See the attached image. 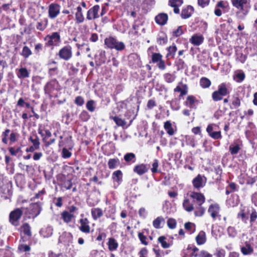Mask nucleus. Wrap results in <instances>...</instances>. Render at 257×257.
<instances>
[{
	"label": "nucleus",
	"instance_id": "obj_45",
	"mask_svg": "<svg viewBox=\"0 0 257 257\" xmlns=\"http://www.w3.org/2000/svg\"><path fill=\"white\" fill-rule=\"evenodd\" d=\"M110 118L113 119L118 126L124 127L126 124V122L124 120L119 118L118 116H110Z\"/></svg>",
	"mask_w": 257,
	"mask_h": 257
},
{
	"label": "nucleus",
	"instance_id": "obj_56",
	"mask_svg": "<svg viewBox=\"0 0 257 257\" xmlns=\"http://www.w3.org/2000/svg\"><path fill=\"white\" fill-rule=\"evenodd\" d=\"M209 135L210 137L215 140L220 139L222 138L220 131H216L215 130L214 132H212Z\"/></svg>",
	"mask_w": 257,
	"mask_h": 257
},
{
	"label": "nucleus",
	"instance_id": "obj_7",
	"mask_svg": "<svg viewBox=\"0 0 257 257\" xmlns=\"http://www.w3.org/2000/svg\"><path fill=\"white\" fill-rule=\"evenodd\" d=\"M60 89V85L56 79H54L47 82L44 86L45 93L51 94L54 91H58Z\"/></svg>",
	"mask_w": 257,
	"mask_h": 257
},
{
	"label": "nucleus",
	"instance_id": "obj_48",
	"mask_svg": "<svg viewBox=\"0 0 257 257\" xmlns=\"http://www.w3.org/2000/svg\"><path fill=\"white\" fill-rule=\"evenodd\" d=\"M29 140L33 144V146H35V148L39 149L40 143L39 138L37 136L33 135L32 136H31L29 138Z\"/></svg>",
	"mask_w": 257,
	"mask_h": 257
},
{
	"label": "nucleus",
	"instance_id": "obj_49",
	"mask_svg": "<svg viewBox=\"0 0 257 257\" xmlns=\"http://www.w3.org/2000/svg\"><path fill=\"white\" fill-rule=\"evenodd\" d=\"M227 232L229 237L234 238L237 234V231L233 226H229L227 229Z\"/></svg>",
	"mask_w": 257,
	"mask_h": 257
},
{
	"label": "nucleus",
	"instance_id": "obj_16",
	"mask_svg": "<svg viewBox=\"0 0 257 257\" xmlns=\"http://www.w3.org/2000/svg\"><path fill=\"white\" fill-rule=\"evenodd\" d=\"M112 179L115 188L118 186L122 181V173L119 170L114 171L112 174Z\"/></svg>",
	"mask_w": 257,
	"mask_h": 257
},
{
	"label": "nucleus",
	"instance_id": "obj_47",
	"mask_svg": "<svg viewBox=\"0 0 257 257\" xmlns=\"http://www.w3.org/2000/svg\"><path fill=\"white\" fill-rule=\"evenodd\" d=\"M211 84L210 80L206 78L202 77L200 80V85L203 88H207L210 87Z\"/></svg>",
	"mask_w": 257,
	"mask_h": 257
},
{
	"label": "nucleus",
	"instance_id": "obj_5",
	"mask_svg": "<svg viewBox=\"0 0 257 257\" xmlns=\"http://www.w3.org/2000/svg\"><path fill=\"white\" fill-rule=\"evenodd\" d=\"M25 210H26L25 208L22 207L21 208H17L11 211L9 214L10 222L14 226H18L19 220Z\"/></svg>",
	"mask_w": 257,
	"mask_h": 257
},
{
	"label": "nucleus",
	"instance_id": "obj_29",
	"mask_svg": "<svg viewBox=\"0 0 257 257\" xmlns=\"http://www.w3.org/2000/svg\"><path fill=\"white\" fill-rule=\"evenodd\" d=\"M48 20L47 18L40 20L37 23L36 29L40 31H44L48 26Z\"/></svg>",
	"mask_w": 257,
	"mask_h": 257
},
{
	"label": "nucleus",
	"instance_id": "obj_34",
	"mask_svg": "<svg viewBox=\"0 0 257 257\" xmlns=\"http://www.w3.org/2000/svg\"><path fill=\"white\" fill-rule=\"evenodd\" d=\"M21 231L24 234L29 237L32 236L31 227L27 223H24L21 226Z\"/></svg>",
	"mask_w": 257,
	"mask_h": 257
},
{
	"label": "nucleus",
	"instance_id": "obj_60",
	"mask_svg": "<svg viewBox=\"0 0 257 257\" xmlns=\"http://www.w3.org/2000/svg\"><path fill=\"white\" fill-rule=\"evenodd\" d=\"M167 225L171 229H174L176 226V221L174 219L169 218L167 221Z\"/></svg>",
	"mask_w": 257,
	"mask_h": 257
},
{
	"label": "nucleus",
	"instance_id": "obj_8",
	"mask_svg": "<svg viewBox=\"0 0 257 257\" xmlns=\"http://www.w3.org/2000/svg\"><path fill=\"white\" fill-rule=\"evenodd\" d=\"M61 6L57 3H52L48 7V16L51 19L56 18L60 14Z\"/></svg>",
	"mask_w": 257,
	"mask_h": 257
},
{
	"label": "nucleus",
	"instance_id": "obj_35",
	"mask_svg": "<svg viewBox=\"0 0 257 257\" xmlns=\"http://www.w3.org/2000/svg\"><path fill=\"white\" fill-rule=\"evenodd\" d=\"M174 92H180L179 97H181L186 95L188 92V88L186 84L182 85V87L177 86L174 90Z\"/></svg>",
	"mask_w": 257,
	"mask_h": 257
},
{
	"label": "nucleus",
	"instance_id": "obj_12",
	"mask_svg": "<svg viewBox=\"0 0 257 257\" xmlns=\"http://www.w3.org/2000/svg\"><path fill=\"white\" fill-rule=\"evenodd\" d=\"M199 249L195 246L189 245L182 252V257H197Z\"/></svg>",
	"mask_w": 257,
	"mask_h": 257
},
{
	"label": "nucleus",
	"instance_id": "obj_42",
	"mask_svg": "<svg viewBox=\"0 0 257 257\" xmlns=\"http://www.w3.org/2000/svg\"><path fill=\"white\" fill-rule=\"evenodd\" d=\"M47 38L52 39L55 43H59L61 39L60 34L58 32H54L51 35H47L45 39L46 40Z\"/></svg>",
	"mask_w": 257,
	"mask_h": 257
},
{
	"label": "nucleus",
	"instance_id": "obj_39",
	"mask_svg": "<svg viewBox=\"0 0 257 257\" xmlns=\"http://www.w3.org/2000/svg\"><path fill=\"white\" fill-rule=\"evenodd\" d=\"M164 127L167 134L170 136L174 134V131L170 121H167L164 123Z\"/></svg>",
	"mask_w": 257,
	"mask_h": 257
},
{
	"label": "nucleus",
	"instance_id": "obj_27",
	"mask_svg": "<svg viewBox=\"0 0 257 257\" xmlns=\"http://www.w3.org/2000/svg\"><path fill=\"white\" fill-rule=\"evenodd\" d=\"M91 214L92 218L96 220L103 215V211L100 208H93L91 210Z\"/></svg>",
	"mask_w": 257,
	"mask_h": 257
},
{
	"label": "nucleus",
	"instance_id": "obj_37",
	"mask_svg": "<svg viewBox=\"0 0 257 257\" xmlns=\"http://www.w3.org/2000/svg\"><path fill=\"white\" fill-rule=\"evenodd\" d=\"M124 161L127 162L129 163L130 164L135 163L136 160V157L135 154L133 153H126L124 156Z\"/></svg>",
	"mask_w": 257,
	"mask_h": 257
},
{
	"label": "nucleus",
	"instance_id": "obj_2",
	"mask_svg": "<svg viewBox=\"0 0 257 257\" xmlns=\"http://www.w3.org/2000/svg\"><path fill=\"white\" fill-rule=\"evenodd\" d=\"M231 85L229 82H222L218 85L217 89L212 93V98L214 101H220L225 96L229 95L232 91Z\"/></svg>",
	"mask_w": 257,
	"mask_h": 257
},
{
	"label": "nucleus",
	"instance_id": "obj_38",
	"mask_svg": "<svg viewBox=\"0 0 257 257\" xmlns=\"http://www.w3.org/2000/svg\"><path fill=\"white\" fill-rule=\"evenodd\" d=\"M196 102H197V100L194 96L189 95L187 97L185 103L186 106L190 108H193L194 104Z\"/></svg>",
	"mask_w": 257,
	"mask_h": 257
},
{
	"label": "nucleus",
	"instance_id": "obj_25",
	"mask_svg": "<svg viewBox=\"0 0 257 257\" xmlns=\"http://www.w3.org/2000/svg\"><path fill=\"white\" fill-rule=\"evenodd\" d=\"M204 38L202 35L195 34L193 35L190 39V42L195 46H199L203 42Z\"/></svg>",
	"mask_w": 257,
	"mask_h": 257
},
{
	"label": "nucleus",
	"instance_id": "obj_22",
	"mask_svg": "<svg viewBox=\"0 0 257 257\" xmlns=\"http://www.w3.org/2000/svg\"><path fill=\"white\" fill-rule=\"evenodd\" d=\"M168 19V15L165 13L159 14L155 17L156 22L161 26L165 25L167 23Z\"/></svg>",
	"mask_w": 257,
	"mask_h": 257
},
{
	"label": "nucleus",
	"instance_id": "obj_30",
	"mask_svg": "<svg viewBox=\"0 0 257 257\" xmlns=\"http://www.w3.org/2000/svg\"><path fill=\"white\" fill-rule=\"evenodd\" d=\"M196 241L198 245L204 244L206 241V233L204 231H200L196 237Z\"/></svg>",
	"mask_w": 257,
	"mask_h": 257
},
{
	"label": "nucleus",
	"instance_id": "obj_1",
	"mask_svg": "<svg viewBox=\"0 0 257 257\" xmlns=\"http://www.w3.org/2000/svg\"><path fill=\"white\" fill-rule=\"evenodd\" d=\"M190 199H185L183 203L184 209L191 212L194 211L196 217L202 216L205 212L206 209L202 205L205 202V197L201 193L192 192L190 195Z\"/></svg>",
	"mask_w": 257,
	"mask_h": 257
},
{
	"label": "nucleus",
	"instance_id": "obj_55",
	"mask_svg": "<svg viewBox=\"0 0 257 257\" xmlns=\"http://www.w3.org/2000/svg\"><path fill=\"white\" fill-rule=\"evenodd\" d=\"M186 144L191 146L193 148H195L196 147V143L194 138L191 136L186 137Z\"/></svg>",
	"mask_w": 257,
	"mask_h": 257
},
{
	"label": "nucleus",
	"instance_id": "obj_4",
	"mask_svg": "<svg viewBox=\"0 0 257 257\" xmlns=\"http://www.w3.org/2000/svg\"><path fill=\"white\" fill-rule=\"evenodd\" d=\"M105 45L110 49H114L117 51H122L125 48V45L112 37L106 38L104 40Z\"/></svg>",
	"mask_w": 257,
	"mask_h": 257
},
{
	"label": "nucleus",
	"instance_id": "obj_43",
	"mask_svg": "<svg viewBox=\"0 0 257 257\" xmlns=\"http://www.w3.org/2000/svg\"><path fill=\"white\" fill-rule=\"evenodd\" d=\"M240 150V147L237 144H231L229 147V151L232 155L237 154Z\"/></svg>",
	"mask_w": 257,
	"mask_h": 257
},
{
	"label": "nucleus",
	"instance_id": "obj_18",
	"mask_svg": "<svg viewBox=\"0 0 257 257\" xmlns=\"http://www.w3.org/2000/svg\"><path fill=\"white\" fill-rule=\"evenodd\" d=\"M76 12L75 13V21L76 24H81L85 20L83 14L82 8L80 6H78L76 8Z\"/></svg>",
	"mask_w": 257,
	"mask_h": 257
},
{
	"label": "nucleus",
	"instance_id": "obj_41",
	"mask_svg": "<svg viewBox=\"0 0 257 257\" xmlns=\"http://www.w3.org/2000/svg\"><path fill=\"white\" fill-rule=\"evenodd\" d=\"M177 50V47L175 45L173 44V45L170 46L168 48L167 57L169 59L173 58L175 56Z\"/></svg>",
	"mask_w": 257,
	"mask_h": 257
},
{
	"label": "nucleus",
	"instance_id": "obj_20",
	"mask_svg": "<svg viewBox=\"0 0 257 257\" xmlns=\"http://www.w3.org/2000/svg\"><path fill=\"white\" fill-rule=\"evenodd\" d=\"M30 214L33 217L37 216L41 211V206L40 203L36 202L30 205Z\"/></svg>",
	"mask_w": 257,
	"mask_h": 257
},
{
	"label": "nucleus",
	"instance_id": "obj_21",
	"mask_svg": "<svg viewBox=\"0 0 257 257\" xmlns=\"http://www.w3.org/2000/svg\"><path fill=\"white\" fill-rule=\"evenodd\" d=\"M183 3V0H169V6L174 8V12L177 14L179 13L180 10L179 7L181 6Z\"/></svg>",
	"mask_w": 257,
	"mask_h": 257
},
{
	"label": "nucleus",
	"instance_id": "obj_62",
	"mask_svg": "<svg viewBox=\"0 0 257 257\" xmlns=\"http://www.w3.org/2000/svg\"><path fill=\"white\" fill-rule=\"evenodd\" d=\"M257 218V212L254 209H252V212L250 215V223L251 225L255 221Z\"/></svg>",
	"mask_w": 257,
	"mask_h": 257
},
{
	"label": "nucleus",
	"instance_id": "obj_26",
	"mask_svg": "<svg viewBox=\"0 0 257 257\" xmlns=\"http://www.w3.org/2000/svg\"><path fill=\"white\" fill-rule=\"evenodd\" d=\"M107 244L109 250L111 251L116 250L118 246L116 240L112 237L108 238Z\"/></svg>",
	"mask_w": 257,
	"mask_h": 257
},
{
	"label": "nucleus",
	"instance_id": "obj_14",
	"mask_svg": "<svg viewBox=\"0 0 257 257\" xmlns=\"http://www.w3.org/2000/svg\"><path fill=\"white\" fill-rule=\"evenodd\" d=\"M80 226L79 229L82 232L88 234L90 232L89 221L87 218H82L79 220Z\"/></svg>",
	"mask_w": 257,
	"mask_h": 257
},
{
	"label": "nucleus",
	"instance_id": "obj_10",
	"mask_svg": "<svg viewBox=\"0 0 257 257\" xmlns=\"http://www.w3.org/2000/svg\"><path fill=\"white\" fill-rule=\"evenodd\" d=\"M220 210V207L218 204H212L208 207V212L212 219L215 220L218 217L219 219L220 218V215H219Z\"/></svg>",
	"mask_w": 257,
	"mask_h": 257
},
{
	"label": "nucleus",
	"instance_id": "obj_64",
	"mask_svg": "<svg viewBox=\"0 0 257 257\" xmlns=\"http://www.w3.org/2000/svg\"><path fill=\"white\" fill-rule=\"evenodd\" d=\"M198 257H212V254L209 253L208 252L205 250H201L200 252H198Z\"/></svg>",
	"mask_w": 257,
	"mask_h": 257
},
{
	"label": "nucleus",
	"instance_id": "obj_50",
	"mask_svg": "<svg viewBox=\"0 0 257 257\" xmlns=\"http://www.w3.org/2000/svg\"><path fill=\"white\" fill-rule=\"evenodd\" d=\"M240 105V100L238 97H233L232 101L230 108L231 109H236Z\"/></svg>",
	"mask_w": 257,
	"mask_h": 257
},
{
	"label": "nucleus",
	"instance_id": "obj_28",
	"mask_svg": "<svg viewBox=\"0 0 257 257\" xmlns=\"http://www.w3.org/2000/svg\"><path fill=\"white\" fill-rule=\"evenodd\" d=\"M165 220L162 216H159L153 222V226L157 229L161 228L165 224Z\"/></svg>",
	"mask_w": 257,
	"mask_h": 257
},
{
	"label": "nucleus",
	"instance_id": "obj_19",
	"mask_svg": "<svg viewBox=\"0 0 257 257\" xmlns=\"http://www.w3.org/2000/svg\"><path fill=\"white\" fill-rule=\"evenodd\" d=\"M49 66L48 74L49 76L52 77L58 73V68L57 66V62L55 61L49 62L48 64Z\"/></svg>",
	"mask_w": 257,
	"mask_h": 257
},
{
	"label": "nucleus",
	"instance_id": "obj_13",
	"mask_svg": "<svg viewBox=\"0 0 257 257\" xmlns=\"http://www.w3.org/2000/svg\"><path fill=\"white\" fill-rule=\"evenodd\" d=\"M100 7L98 5H95L90 8L87 12L86 19L88 20L96 19L99 17L98 12Z\"/></svg>",
	"mask_w": 257,
	"mask_h": 257
},
{
	"label": "nucleus",
	"instance_id": "obj_32",
	"mask_svg": "<svg viewBox=\"0 0 257 257\" xmlns=\"http://www.w3.org/2000/svg\"><path fill=\"white\" fill-rule=\"evenodd\" d=\"M120 164V161L117 158L110 159L107 163L108 167L110 169L116 168Z\"/></svg>",
	"mask_w": 257,
	"mask_h": 257
},
{
	"label": "nucleus",
	"instance_id": "obj_59",
	"mask_svg": "<svg viewBox=\"0 0 257 257\" xmlns=\"http://www.w3.org/2000/svg\"><path fill=\"white\" fill-rule=\"evenodd\" d=\"M257 180V176L248 177L246 179V184L252 186Z\"/></svg>",
	"mask_w": 257,
	"mask_h": 257
},
{
	"label": "nucleus",
	"instance_id": "obj_46",
	"mask_svg": "<svg viewBox=\"0 0 257 257\" xmlns=\"http://www.w3.org/2000/svg\"><path fill=\"white\" fill-rule=\"evenodd\" d=\"M32 54L31 49L27 46H25L22 49L21 55L25 59L28 58Z\"/></svg>",
	"mask_w": 257,
	"mask_h": 257
},
{
	"label": "nucleus",
	"instance_id": "obj_36",
	"mask_svg": "<svg viewBox=\"0 0 257 257\" xmlns=\"http://www.w3.org/2000/svg\"><path fill=\"white\" fill-rule=\"evenodd\" d=\"M163 78L166 82L171 83L175 80L176 76L174 74L166 73L163 75Z\"/></svg>",
	"mask_w": 257,
	"mask_h": 257
},
{
	"label": "nucleus",
	"instance_id": "obj_63",
	"mask_svg": "<svg viewBox=\"0 0 257 257\" xmlns=\"http://www.w3.org/2000/svg\"><path fill=\"white\" fill-rule=\"evenodd\" d=\"M183 33L182 26H179L178 28L173 32V35L175 37H179L182 35Z\"/></svg>",
	"mask_w": 257,
	"mask_h": 257
},
{
	"label": "nucleus",
	"instance_id": "obj_40",
	"mask_svg": "<svg viewBox=\"0 0 257 257\" xmlns=\"http://www.w3.org/2000/svg\"><path fill=\"white\" fill-rule=\"evenodd\" d=\"M115 212V208L111 206L108 207L105 210V216L107 218H110L112 220L114 219V214Z\"/></svg>",
	"mask_w": 257,
	"mask_h": 257
},
{
	"label": "nucleus",
	"instance_id": "obj_11",
	"mask_svg": "<svg viewBox=\"0 0 257 257\" xmlns=\"http://www.w3.org/2000/svg\"><path fill=\"white\" fill-rule=\"evenodd\" d=\"M206 183V178L200 174H198L192 180L193 187L197 190H199L200 188H203L205 185Z\"/></svg>",
	"mask_w": 257,
	"mask_h": 257
},
{
	"label": "nucleus",
	"instance_id": "obj_3",
	"mask_svg": "<svg viewBox=\"0 0 257 257\" xmlns=\"http://www.w3.org/2000/svg\"><path fill=\"white\" fill-rule=\"evenodd\" d=\"M232 6L237 9V14L239 17L244 18L248 14L250 9L249 0H231Z\"/></svg>",
	"mask_w": 257,
	"mask_h": 257
},
{
	"label": "nucleus",
	"instance_id": "obj_17",
	"mask_svg": "<svg viewBox=\"0 0 257 257\" xmlns=\"http://www.w3.org/2000/svg\"><path fill=\"white\" fill-rule=\"evenodd\" d=\"M149 168V165L147 164H141L135 166L134 168L133 171L138 175H142L148 172Z\"/></svg>",
	"mask_w": 257,
	"mask_h": 257
},
{
	"label": "nucleus",
	"instance_id": "obj_51",
	"mask_svg": "<svg viewBox=\"0 0 257 257\" xmlns=\"http://www.w3.org/2000/svg\"><path fill=\"white\" fill-rule=\"evenodd\" d=\"M86 106L87 109L90 112H93L95 109V102L93 100L87 102Z\"/></svg>",
	"mask_w": 257,
	"mask_h": 257
},
{
	"label": "nucleus",
	"instance_id": "obj_54",
	"mask_svg": "<svg viewBox=\"0 0 257 257\" xmlns=\"http://www.w3.org/2000/svg\"><path fill=\"white\" fill-rule=\"evenodd\" d=\"M17 105L20 107H24L25 106L27 108H31L32 106L29 102H26L24 101L23 98L21 97L18 101Z\"/></svg>",
	"mask_w": 257,
	"mask_h": 257
},
{
	"label": "nucleus",
	"instance_id": "obj_31",
	"mask_svg": "<svg viewBox=\"0 0 257 257\" xmlns=\"http://www.w3.org/2000/svg\"><path fill=\"white\" fill-rule=\"evenodd\" d=\"M17 75L20 79H24L29 77L30 73L27 68H21L18 69Z\"/></svg>",
	"mask_w": 257,
	"mask_h": 257
},
{
	"label": "nucleus",
	"instance_id": "obj_44",
	"mask_svg": "<svg viewBox=\"0 0 257 257\" xmlns=\"http://www.w3.org/2000/svg\"><path fill=\"white\" fill-rule=\"evenodd\" d=\"M11 160V158L9 156H5V162L7 165L6 168L7 170L9 169V167L11 166V170L10 171V174H13L14 173L15 169H14V164L10 163V161Z\"/></svg>",
	"mask_w": 257,
	"mask_h": 257
},
{
	"label": "nucleus",
	"instance_id": "obj_23",
	"mask_svg": "<svg viewBox=\"0 0 257 257\" xmlns=\"http://www.w3.org/2000/svg\"><path fill=\"white\" fill-rule=\"evenodd\" d=\"M194 11V8L191 6H188L183 9L181 12V16L182 19H186L191 17Z\"/></svg>",
	"mask_w": 257,
	"mask_h": 257
},
{
	"label": "nucleus",
	"instance_id": "obj_33",
	"mask_svg": "<svg viewBox=\"0 0 257 257\" xmlns=\"http://www.w3.org/2000/svg\"><path fill=\"white\" fill-rule=\"evenodd\" d=\"M53 231L52 227L49 226L41 229L40 233L44 237H49L52 235Z\"/></svg>",
	"mask_w": 257,
	"mask_h": 257
},
{
	"label": "nucleus",
	"instance_id": "obj_53",
	"mask_svg": "<svg viewBox=\"0 0 257 257\" xmlns=\"http://www.w3.org/2000/svg\"><path fill=\"white\" fill-rule=\"evenodd\" d=\"M162 55L160 53H153L152 55V61L154 63L159 62L162 59Z\"/></svg>",
	"mask_w": 257,
	"mask_h": 257
},
{
	"label": "nucleus",
	"instance_id": "obj_58",
	"mask_svg": "<svg viewBox=\"0 0 257 257\" xmlns=\"http://www.w3.org/2000/svg\"><path fill=\"white\" fill-rule=\"evenodd\" d=\"M184 226L185 229L191 232H193L195 231V225L191 222L186 223Z\"/></svg>",
	"mask_w": 257,
	"mask_h": 257
},
{
	"label": "nucleus",
	"instance_id": "obj_24",
	"mask_svg": "<svg viewBox=\"0 0 257 257\" xmlns=\"http://www.w3.org/2000/svg\"><path fill=\"white\" fill-rule=\"evenodd\" d=\"M61 218L64 222L66 223H70L72 219H75L76 215L74 214H71L68 211H64L61 213Z\"/></svg>",
	"mask_w": 257,
	"mask_h": 257
},
{
	"label": "nucleus",
	"instance_id": "obj_15",
	"mask_svg": "<svg viewBox=\"0 0 257 257\" xmlns=\"http://www.w3.org/2000/svg\"><path fill=\"white\" fill-rule=\"evenodd\" d=\"M72 241L73 235L71 233L68 232H63L59 239V243H63L66 245H69Z\"/></svg>",
	"mask_w": 257,
	"mask_h": 257
},
{
	"label": "nucleus",
	"instance_id": "obj_57",
	"mask_svg": "<svg viewBox=\"0 0 257 257\" xmlns=\"http://www.w3.org/2000/svg\"><path fill=\"white\" fill-rule=\"evenodd\" d=\"M79 117L82 120L86 121L89 119L90 115L86 111L83 110L81 112Z\"/></svg>",
	"mask_w": 257,
	"mask_h": 257
},
{
	"label": "nucleus",
	"instance_id": "obj_61",
	"mask_svg": "<svg viewBox=\"0 0 257 257\" xmlns=\"http://www.w3.org/2000/svg\"><path fill=\"white\" fill-rule=\"evenodd\" d=\"M72 155V153L69 151L66 148H63L62 151V157L64 159L70 158Z\"/></svg>",
	"mask_w": 257,
	"mask_h": 257
},
{
	"label": "nucleus",
	"instance_id": "obj_9",
	"mask_svg": "<svg viewBox=\"0 0 257 257\" xmlns=\"http://www.w3.org/2000/svg\"><path fill=\"white\" fill-rule=\"evenodd\" d=\"M241 243L240 251L243 255H250L253 252V248L249 240H241Z\"/></svg>",
	"mask_w": 257,
	"mask_h": 257
},
{
	"label": "nucleus",
	"instance_id": "obj_6",
	"mask_svg": "<svg viewBox=\"0 0 257 257\" xmlns=\"http://www.w3.org/2000/svg\"><path fill=\"white\" fill-rule=\"evenodd\" d=\"M58 55L60 59L65 61L70 60L72 57L71 46L70 45H67L62 47L59 50Z\"/></svg>",
	"mask_w": 257,
	"mask_h": 257
},
{
	"label": "nucleus",
	"instance_id": "obj_52",
	"mask_svg": "<svg viewBox=\"0 0 257 257\" xmlns=\"http://www.w3.org/2000/svg\"><path fill=\"white\" fill-rule=\"evenodd\" d=\"M166 238L164 236H160L158 238V241L161 244L162 246L164 248L170 247V244L166 241Z\"/></svg>",
	"mask_w": 257,
	"mask_h": 257
}]
</instances>
